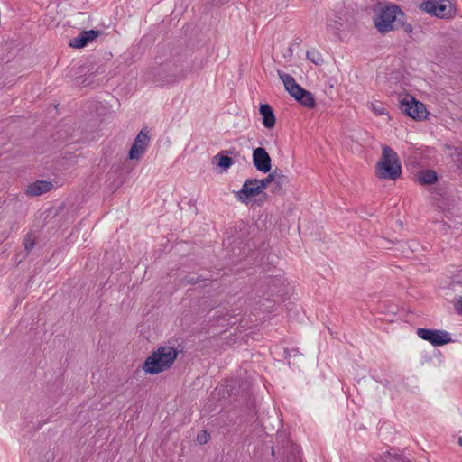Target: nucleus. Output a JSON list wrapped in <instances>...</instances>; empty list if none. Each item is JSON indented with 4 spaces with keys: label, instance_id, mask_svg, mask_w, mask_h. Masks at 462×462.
Returning a JSON list of instances; mask_svg holds the SVG:
<instances>
[{
    "label": "nucleus",
    "instance_id": "f257e3e1",
    "mask_svg": "<svg viewBox=\"0 0 462 462\" xmlns=\"http://www.w3.org/2000/svg\"><path fill=\"white\" fill-rule=\"evenodd\" d=\"M177 356L176 348L170 346H160L146 358L143 369L149 374H157L169 369Z\"/></svg>",
    "mask_w": 462,
    "mask_h": 462
},
{
    "label": "nucleus",
    "instance_id": "f03ea898",
    "mask_svg": "<svg viewBox=\"0 0 462 462\" xmlns=\"http://www.w3.org/2000/svg\"><path fill=\"white\" fill-rule=\"evenodd\" d=\"M382 156L376 164V176L381 180H396L402 174L398 154L390 146H383Z\"/></svg>",
    "mask_w": 462,
    "mask_h": 462
},
{
    "label": "nucleus",
    "instance_id": "7ed1b4c3",
    "mask_svg": "<svg viewBox=\"0 0 462 462\" xmlns=\"http://www.w3.org/2000/svg\"><path fill=\"white\" fill-rule=\"evenodd\" d=\"M400 16L405 14L397 5H388L382 8L374 19V26L381 33L399 29Z\"/></svg>",
    "mask_w": 462,
    "mask_h": 462
},
{
    "label": "nucleus",
    "instance_id": "20e7f679",
    "mask_svg": "<svg viewBox=\"0 0 462 462\" xmlns=\"http://www.w3.org/2000/svg\"><path fill=\"white\" fill-rule=\"evenodd\" d=\"M150 78L158 85L173 84L185 78L186 74L181 68L171 62L161 64L150 72Z\"/></svg>",
    "mask_w": 462,
    "mask_h": 462
},
{
    "label": "nucleus",
    "instance_id": "39448f33",
    "mask_svg": "<svg viewBox=\"0 0 462 462\" xmlns=\"http://www.w3.org/2000/svg\"><path fill=\"white\" fill-rule=\"evenodd\" d=\"M420 7L440 19H451L456 14V8L449 0H426L420 4Z\"/></svg>",
    "mask_w": 462,
    "mask_h": 462
},
{
    "label": "nucleus",
    "instance_id": "423d86ee",
    "mask_svg": "<svg viewBox=\"0 0 462 462\" xmlns=\"http://www.w3.org/2000/svg\"><path fill=\"white\" fill-rule=\"evenodd\" d=\"M400 108L403 114L417 120L426 118L428 114L424 104L417 101L412 96L409 95H406L400 101Z\"/></svg>",
    "mask_w": 462,
    "mask_h": 462
},
{
    "label": "nucleus",
    "instance_id": "0eeeda50",
    "mask_svg": "<svg viewBox=\"0 0 462 462\" xmlns=\"http://www.w3.org/2000/svg\"><path fill=\"white\" fill-rule=\"evenodd\" d=\"M417 335L420 338L430 342L435 346H440L453 341L450 333L446 330L419 328Z\"/></svg>",
    "mask_w": 462,
    "mask_h": 462
},
{
    "label": "nucleus",
    "instance_id": "6e6552de",
    "mask_svg": "<svg viewBox=\"0 0 462 462\" xmlns=\"http://www.w3.org/2000/svg\"><path fill=\"white\" fill-rule=\"evenodd\" d=\"M150 139V129L146 126L143 127L130 148L129 159L140 160L149 146Z\"/></svg>",
    "mask_w": 462,
    "mask_h": 462
},
{
    "label": "nucleus",
    "instance_id": "1a4fd4ad",
    "mask_svg": "<svg viewBox=\"0 0 462 462\" xmlns=\"http://www.w3.org/2000/svg\"><path fill=\"white\" fill-rule=\"evenodd\" d=\"M263 193L258 183V179H247L245 180L242 189L236 193V198L243 202L248 203L249 199Z\"/></svg>",
    "mask_w": 462,
    "mask_h": 462
},
{
    "label": "nucleus",
    "instance_id": "9d476101",
    "mask_svg": "<svg viewBox=\"0 0 462 462\" xmlns=\"http://www.w3.org/2000/svg\"><path fill=\"white\" fill-rule=\"evenodd\" d=\"M278 76L280 79L282 81L286 91L297 101L301 98V97L307 92V89L303 88L300 86L295 79L282 70H278Z\"/></svg>",
    "mask_w": 462,
    "mask_h": 462
},
{
    "label": "nucleus",
    "instance_id": "9b49d317",
    "mask_svg": "<svg viewBox=\"0 0 462 462\" xmlns=\"http://www.w3.org/2000/svg\"><path fill=\"white\" fill-rule=\"evenodd\" d=\"M253 164L255 169L261 172H270L272 169V159L266 150L263 147H257L253 151Z\"/></svg>",
    "mask_w": 462,
    "mask_h": 462
},
{
    "label": "nucleus",
    "instance_id": "f8f14e48",
    "mask_svg": "<svg viewBox=\"0 0 462 462\" xmlns=\"http://www.w3.org/2000/svg\"><path fill=\"white\" fill-rule=\"evenodd\" d=\"M100 34L101 31L98 30L82 31L77 37L69 40V46L74 49L84 48Z\"/></svg>",
    "mask_w": 462,
    "mask_h": 462
},
{
    "label": "nucleus",
    "instance_id": "ddd939ff",
    "mask_svg": "<svg viewBox=\"0 0 462 462\" xmlns=\"http://www.w3.org/2000/svg\"><path fill=\"white\" fill-rule=\"evenodd\" d=\"M442 211L447 220L445 224L449 227L462 226V206L453 204L448 208H443Z\"/></svg>",
    "mask_w": 462,
    "mask_h": 462
},
{
    "label": "nucleus",
    "instance_id": "4468645a",
    "mask_svg": "<svg viewBox=\"0 0 462 462\" xmlns=\"http://www.w3.org/2000/svg\"><path fill=\"white\" fill-rule=\"evenodd\" d=\"M53 188V184L47 180H36L30 184L26 189V194L29 196H40L50 191Z\"/></svg>",
    "mask_w": 462,
    "mask_h": 462
},
{
    "label": "nucleus",
    "instance_id": "2eb2a0df",
    "mask_svg": "<svg viewBox=\"0 0 462 462\" xmlns=\"http://www.w3.org/2000/svg\"><path fill=\"white\" fill-rule=\"evenodd\" d=\"M259 113L263 116V125L268 129L274 127L276 117L274 116L272 106L268 104H261Z\"/></svg>",
    "mask_w": 462,
    "mask_h": 462
},
{
    "label": "nucleus",
    "instance_id": "dca6fc26",
    "mask_svg": "<svg viewBox=\"0 0 462 462\" xmlns=\"http://www.w3.org/2000/svg\"><path fill=\"white\" fill-rule=\"evenodd\" d=\"M289 182L288 176L282 174V171L277 169L275 180L273 181L271 189L272 193L283 194L284 190L289 186Z\"/></svg>",
    "mask_w": 462,
    "mask_h": 462
},
{
    "label": "nucleus",
    "instance_id": "f3484780",
    "mask_svg": "<svg viewBox=\"0 0 462 462\" xmlns=\"http://www.w3.org/2000/svg\"><path fill=\"white\" fill-rule=\"evenodd\" d=\"M231 153L232 152L229 151H221L216 156L213 157V161H217V164L224 171H226L234 163L233 159L228 156V154Z\"/></svg>",
    "mask_w": 462,
    "mask_h": 462
},
{
    "label": "nucleus",
    "instance_id": "a211bd4d",
    "mask_svg": "<svg viewBox=\"0 0 462 462\" xmlns=\"http://www.w3.org/2000/svg\"><path fill=\"white\" fill-rule=\"evenodd\" d=\"M437 173L432 170L421 171L418 175V181L420 184H432L437 181Z\"/></svg>",
    "mask_w": 462,
    "mask_h": 462
},
{
    "label": "nucleus",
    "instance_id": "6ab92c4d",
    "mask_svg": "<svg viewBox=\"0 0 462 462\" xmlns=\"http://www.w3.org/2000/svg\"><path fill=\"white\" fill-rule=\"evenodd\" d=\"M302 106H305L308 109H313L316 106V101L311 92L307 90V92L299 99V102Z\"/></svg>",
    "mask_w": 462,
    "mask_h": 462
},
{
    "label": "nucleus",
    "instance_id": "aec40b11",
    "mask_svg": "<svg viewBox=\"0 0 462 462\" xmlns=\"http://www.w3.org/2000/svg\"><path fill=\"white\" fill-rule=\"evenodd\" d=\"M306 57L310 61L316 65H320L324 61L320 51L314 48L307 51Z\"/></svg>",
    "mask_w": 462,
    "mask_h": 462
},
{
    "label": "nucleus",
    "instance_id": "412c9836",
    "mask_svg": "<svg viewBox=\"0 0 462 462\" xmlns=\"http://www.w3.org/2000/svg\"><path fill=\"white\" fill-rule=\"evenodd\" d=\"M277 169L270 172L266 178L258 180V183L263 191L269 184L273 183V181L275 180V174H276Z\"/></svg>",
    "mask_w": 462,
    "mask_h": 462
},
{
    "label": "nucleus",
    "instance_id": "4be33fe9",
    "mask_svg": "<svg viewBox=\"0 0 462 462\" xmlns=\"http://www.w3.org/2000/svg\"><path fill=\"white\" fill-rule=\"evenodd\" d=\"M23 245H24V250L26 251V254H28L35 245V240L32 237V234H28L25 236L24 241H23Z\"/></svg>",
    "mask_w": 462,
    "mask_h": 462
},
{
    "label": "nucleus",
    "instance_id": "5701e85b",
    "mask_svg": "<svg viewBox=\"0 0 462 462\" xmlns=\"http://www.w3.org/2000/svg\"><path fill=\"white\" fill-rule=\"evenodd\" d=\"M371 106H372V110L377 116H381V115L386 114V110H385L384 106L382 104L372 103Z\"/></svg>",
    "mask_w": 462,
    "mask_h": 462
},
{
    "label": "nucleus",
    "instance_id": "b1692460",
    "mask_svg": "<svg viewBox=\"0 0 462 462\" xmlns=\"http://www.w3.org/2000/svg\"><path fill=\"white\" fill-rule=\"evenodd\" d=\"M207 280L206 278H203L201 275L200 276H187L185 277V282L187 284H196V283H199L200 282H203Z\"/></svg>",
    "mask_w": 462,
    "mask_h": 462
},
{
    "label": "nucleus",
    "instance_id": "393cba45",
    "mask_svg": "<svg viewBox=\"0 0 462 462\" xmlns=\"http://www.w3.org/2000/svg\"><path fill=\"white\" fill-rule=\"evenodd\" d=\"M402 18L403 17L400 16L399 28H402L408 34L411 33L412 32L411 24L403 22Z\"/></svg>",
    "mask_w": 462,
    "mask_h": 462
},
{
    "label": "nucleus",
    "instance_id": "a878e982",
    "mask_svg": "<svg viewBox=\"0 0 462 462\" xmlns=\"http://www.w3.org/2000/svg\"><path fill=\"white\" fill-rule=\"evenodd\" d=\"M208 439H209V435L206 431H204L203 434H199L197 437V440L200 444L207 443L208 441Z\"/></svg>",
    "mask_w": 462,
    "mask_h": 462
},
{
    "label": "nucleus",
    "instance_id": "bb28decb",
    "mask_svg": "<svg viewBox=\"0 0 462 462\" xmlns=\"http://www.w3.org/2000/svg\"><path fill=\"white\" fill-rule=\"evenodd\" d=\"M455 310L457 313L462 314V296L455 303Z\"/></svg>",
    "mask_w": 462,
    "mask_h": 462
},
{
    "label": "nucleus",
    "instance_id": "cd10ccee",
    "mask_svg": "<svg viewBox=\"0 0 462 462\" xmlns=\"http://www.w3.org/2000/svg\"><path fill=\"white\" fill-rule=\"evenodd\" d=\"M457 161L460 162L462 164V152H458L457 154Z\"/></svg>",
    "mask_w": 462,
    "mask_h": 462
},
{
    "label": "nucleus",
    "instance_id": "c85d7f7f",
    "mask_svg": "<svg viewBox=\"0 0 462 462\" xmlns=\"http://www.w3.org/2000/svg\"><path fill=\"white\" fill-rule=\"evenodd\" d=\"M276 282H280V279H277V278H275V279L270 278L269 279V282H273L274 285H275Z\"/></svg>",
    "mask_w": 462,
    "mask_h": 462
},
{
    "label": "nucleus",
    "instance_id": "c756f323",
    "mask_svg": "<svg viewBox=\"0 0 462 462\" xmlns=\"http://www.w3.org/2000/svg\"><path fill=\"white\" fill-rule=\"evenodd\" d=\"M217 4H224L225 2H227L228 0H214Z\"/></svg>",
    "mask_w": 462,
    "mask_h": 462
},
{
    "label": "nucleus",
    "instance_id": "7c9ffc66",
    "mask_svg": "<svg viewBox=\"0 0 462 462\" xmlns=\"http://www.w3.org/2000/svg\"><path fill=\"white\" fill-rule=\"evenodd\" d=\"M458 444H459L460 446H462V437H460V438L458 439Z\"/></svg>",
    "mask_w": 462,
    "mask_h": 462
},
{
    "label": "nucleus",
    "instance_id": "2f4dec72",
    "mask_svg": "<svg viewBox=\"0 0 462 462\" xmlns=\"http://www.w3.org/2000/svg\"><path fill=\"white\" fill-rule=\"evenodd\" d=\"M270 291H271V293H272V294H273L274 292H276V291H275L274 289H270ZM278 291H277V292H278Z\"/></svg>",
    "mask_w": 462,
    "mask_h": 462
}]
</instances>
